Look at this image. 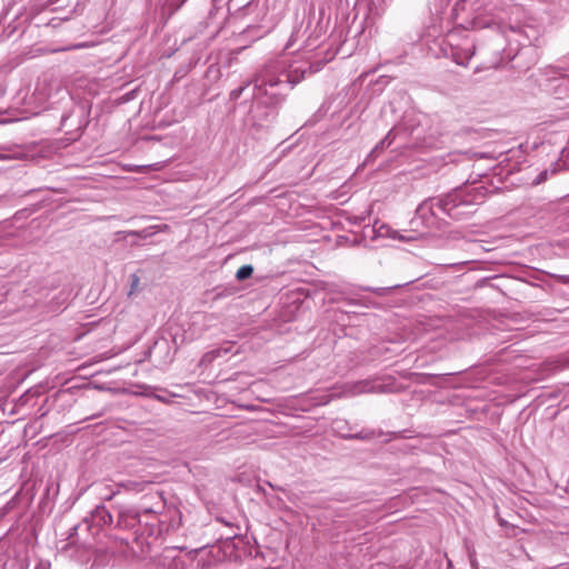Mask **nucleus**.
Listing matches in <instances>:
<instances>
[{
	"instance_id": "obj_1",
	"label": "nucleus",
	"mask_w": 569,
	"mask_h": 569,
	"mask_svg": "<svg viewBox=\"0 0 569 569\" xmlns=\"http://www.w3.org/2000/svg\"><path fill=\"white\" fill-rule=\"evenodd\" d=\"M323 63L291 62L288 58L268 61L254 76L253 102L257 104H279L288 90L305 79L307 73L321 70Z\"/></svg>"
},
{
	"instance_id": "obj_2",
	"label": "nucleus",
	"mask_w": 569,
	"mask_h": 569,
	"mask_svg": "<svg viewBox=\"0 0 569 569\" xmlns=\"http://www.w3.org/2000/svg\"><path fill=\"white\" fill-rule=\"evenodd\" d=\"M472 207L473 204L463 198L461 191L448 193L442 198H429L418 206L410 223L413 227L421 224L426 229H431L437 226V210L460 220L473 212Z\"/></svg>"
},
{
	"instance_id": "obj_3",
	"label": "nucleus",
	"mask_w": 569,
	"mask_h": 569,
	"mask_svg": "<svg viewBox=\"0 0 569 569\" xmlns=\"http://www.w3.org/2000/svg\"><path fill=\"white\" fill-rule=\"evenodd\" d=\"M380 391V386L370 385L368 381H359L351 386H343L341 391L338 393L325 392L319 396L312 397L316 405L323 406L328 405L332 399L347 396H356L363 392H376Z\"/></svg>"
},
{
	"instance_id": "obj_4",
	"label": "nucleus",
	"mask_w": 569,
	"mask_h": 569,
	"mask_svg": "<svg viewBox=\"0 0 569 569\" xmlns=\"http://www.w3.org/2000/svg\"><path fill=\"white\" fill-rule=\"evenodd\" d=\"M112 522V516L107 510L104 506H97L92 512L90 513V518H87L84 520L83 526L87 529H90L91 527L102 528L104 526H108ZM82 527V525H78L71 528V532L68 537L70 543H76L77 540L74 536L77 535V531Z\"/></svg>"
},
{
	"instance_id": "obj_5",
	"label": "nucleus",
	"mask_w": 569,
	"mask_h": 569,
	"mask_svg": "<svg viewBox=\"0 0 569 569\" xmlns=\"http://www.w3.org/2000/svg\"><path fill=\"white\" fill-rule=\"evenodd\" d=\"M162 508H163L162 499H161V497H159V501L153 507L142 506L139 511H134V510L121 511L120 515H119L118 526H126V527L132 526L133 523L132 522H127V519L130 518L132 521H137L139 519L141 512H143V513H159Z\"/></svg>"
},
{
	"instance_id": "obj_6",
	"label": "nucleus",
	"mask_w": 569,
	"mask_h": 569,
	"mask_svg": "<svg viewBox=\"0 0 569 569\" xmlns=\"http://www.w3.org/2000/svg\"><path fill=\"white\" fill-rule=\"evenodd\" d=\"M396 138V134H395V130L391 129L387 136L372 149V151L369 153V156L367 157V162L370 161L377 152L383 150L385 148H388L389 146H391V143L393 142Z\"/></svg>"
},
{
	"instance_id": "obj_7",
	"label": "nucleus",
	"mask_w": 569,
	"mask_h": 569,
	"mask_svg": "<svg viewBox=\"0 0 569 569\" xmlns=\"http://www.w3.org/2000/svg\"><path fill=\"white\" fill-rule=\"evenodd\" d=\"M473 56L471 49H459L452 51V60L459 66H467Z\"/></svg>"
},
{
	"instance_id": "obj_8",
	"label": "nucleus",
	"mask_w": 569,
	"mask_h": 569,
	"mask_svg": "<svg viewBox=\"0 0 569 569\" xmlns=\"http://www.w3.org/2000/svg\"><path fill=\"white\" fill-rule=\"evenodd\" d=\"M98 488L101 499L104 500H111L117 493L120 492V489L117 488L116 485H100Z\"/></svg>"
},
{
	"instance_id": "obj_9",
	"label": "nucleus",
	"mask_w": 569,
	"mask_h": 569,
	"mask_svg": "<svg viewBox=\"0 0 569 569\" xmlns=\"http://www.w3.org/2000/svg\"><path fill=\"white\" fill-rule=\"evenodd\" d=\"M116 487L119 488L120 490L123 489L126 491L140 492L143 490L144 483L137 481H126L117 483Z\"/></svg>"
},
{
	"instance_id": "obj_10",
	"label": "nucleus",
	"mask_w": 569,
	"mask_h": 569,
	"mask_svg": "<svg viewBox=\"0 0 569 569\" xmlns=\"http://www.w3.org/2000/svg\"><path fill=\"white\" fill-rule=\"evenodd\" d=\"M253 268L251 264H244L237 270L236 278L239 281L246 280L251 277Z\"/></svg>"
},
{
	"instance_id": "obj_11",
	"label": "nucleus",
	"mask_w": 569,
	"mask_h": 569,
	"mask_svg": "<svg viewBox=\"0 0 569 569\" xmlns=\"http://www.w3.org/2000/svg\"><path fill=\"white\" fill-rule=\"evenodd\" d=\"M249 84H250V82H247L243 86H240V87L233 89L230 92V99L231 100H238Z\"/></svg>"
},
{
	"instance_id": "obj_12",
	"label": "nucleus",
	"mask_w": 569,
	"mask_h": 569,
	"mask_svg": "<svg viewBox=\"0 0 569 569\" xmlns=\"http://www.w3.org/2000/svg\"><path fill=\"white\" fill-rule=\"evenodd\" d=\"M549 170L541 171L532 181L533 184H540L548 179Z\"/></svg>"
},
{
	"instance_id": "obj_13",
	"label": "nucleus",
	"mask_w": 569,
	"mask_h": 569,
	"mask_svg": "<svg viewBox=\"0 0 569 569\" xmlns=\"http://www.w3.org/2000/svg\"><path fill=\"white\" fill-rule=\"evenodd\" d=\"M323 32V27L321 26L320 21L317 22L313 30L309 33V38L316 37L318 38Z\"/></svg>"
},
{
	"instance_id": "obj_14",
	"label": "nucleus",
	"mask_w": 569,
	"mask_h": 569,
	"mask_svg": "<svg viewBox=\"0 0 569 569\" xmlns=\"http://www.w3.org/2000/svg\"><path fill=\"white\" fill-rule=\"evenodd\" d=\"M152 228L153 227H151L149 229L141 230V231H132L131 234L139 236L141 238H147V237L153 234V231H150Z\"/></svg>"
},
{
	"instance_id": "obj_15",
	"label": "nucleus",
	"mask_w": 569,
	"mask_h": 569,
	"mask_svg": "<svg viewBox=\"0 0 569 569\" xmlns=\"http://www.w3.org/2000/svg\"><path fill=\"white\" fill-rule=\"evenodd\" d=\"M139 277L136 276V274H132L131 276V291H130V295L132 293V291L138 287L139 284Z\"/></svg>"
},
{
	"instance_id": "obj_16",
	"label": "nucleus",
	"mask_w": 569,
	"mask_h": 569,
	"mask_svg": "<svg viewBox=\"0 0 569 569\" xmlns=\"http://www.w3.org/2000/svg\"><path fill=\"white\" fill-rule=\"evenodd\" d=\"M388 231H389V229H388L386 226H383V224H382V226L379 228V230H378V232H379V234H380V236H385V234H387V233H388Z\"/></svg>"
},
{
	"instance_id": "obj_17",
	"label": "nucleus",
	"mask_w": 569,
	"mask_h": 569,
	"mask_svg": "<svg viewBox=\"0 0 569 569\" xmlns=\"http://www.w3.org/2000/svg\"><path fill=\"white\" fill-rule=\"evenodd\" d=\"M386 290H387L386 288H377V289H375L373 291H375L376 293H378L379 296H381V295H383V293H385V291H386Z\"/></svg>"
},
{
	"instance_id": "obj_18",
	"label": "nucleus",
	"mask_w": 569,
	"mask_h": 569,
	"mask_svg": "<svg viewBox=\"0 0 569 569\" xmlns=\"http://www.w3.org/2000/svg\"><path fill=\"white\" fill-rule=\"evenodd\" d=\"M562 283L569 284V274L561 276Z\"/></svg>"
}]
</instances>
